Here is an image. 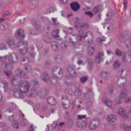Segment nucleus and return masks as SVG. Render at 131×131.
Segmentation results:
<instances>
[{
  "label": "nucleus",
  "instance_id": "obj_1",
  "mask_svg": "<svg viewBox=\"0 0 131 131\" xmlns=\"http://www.w3.org/2000/svg\"><path fill=\"white\" fill-rule=\"evenodd\" d=\"M11 82L13 85L18 86L19 90L23 92H26L30 86V83L27 80H21L18 75L13 76Z\"/></svg>",
  "mask_w": 131,
  "mask_h": 131
},
{
  "label": "nucleus",
  "instance_id": "obj_2",
  "mask_svg": "<svg viewBox=\"0 0 131 131\" xmlns=\"http://www.w3.org/2000/svg\"><path fill=\"white\" fill-rule=\"evenodd\" d=\"M17 45L21 53L24 54L27 53V44L26 42L24 41H18Z\"/></svg>",
  "mask_w": 131,
  "mask_h": 131
},
{
  "label": "nucleus",
  "instance_id": "obj_3",
  "mask_svg": "<svg viewBox=\"0 0 131 131\" xmlns=\"http://www.w3.org/2000/svg\"><path fill=\"white\" fill-rule=\"evenodd\" d=\"M100 121L99 119H97L93 120L90 122L89 128L91 130H94L97 129L99 126Z\"/></svg>",
  "mask_w": 131,
  "mask_h": 131
},
{
  "label": "nucleus",
  "instance_id": "obj_4",
  "mask_svg": "<svg viewBox=\"0 0 131 131\" xmlns=\"http://www.w3.org/2000/svg\"><path fill=\"white\" fill-rule=\"evenodd\" d=\"M79 19L76 18L75 20V27L77 29L88 28L89 27L87 24H83L80 23L79 21Z\"/></svg>",
  "mask_w": 131,
  "mask_h": 131
},
{
  "label": "nucleus",
  "instance_id": "obj_5",
  "mask_svg": "<svg viewBox=\"0 0 131 131\" xmlns=\"http://www.w3.org/2000/svg\"><path fill=\"white\" fill-rule=\"evenodd\" d=\"M84 31L82 30H80L78 35H77V38L80 41H81L82 39L87 36L88 35H90L92 36V33L90 31H88L86 32L85 34H84Z\"/></svg>",
  "mask_w": 131,
  "mask_h": 131
},
{
  "label": "nucleus",
  "instance_id": "obj_6",
  "mask_svg": "<svg viewBox=\"0 0 131 131\" xmlns=\"http://www.w3.org/2000/svg\"><path fill=\"white\" fill-rule=\"evenodd\" d=\"M15 36L16 38L19 40H22L25 36V32L21 29H18L15 32Z\"/></svg>",
  "mask_w": 131,
  "mask_h": 131
},
{
  "label": "nucleus",
  "instance_id": "obj_7",
  "mask_svg": "<svg viewBox=\"0 0 131 131\" xmlns=\"http://www.w3.org/2000/svg\"><path fill=\"white\" fill-rule=\"evenodd\" d=\"M104 53L103 52H100L98 53L95 56V61L96 64L99 63L101 61L103 60Z\"/></svg>",
  "mask_w": 131,
  "mask_h": 131
},
{
  "label": "nucleus",
  "instance_id": "obj_8",
  "mask_svg": "<svg viewBox=\"0 0 131 131\" xmlns=\"http://www.w3.org/2000/svg\"><path fill=\"white\" fill-rule=\"evenodd\" d=\"M6 44L11 48H14L16 46L14 40L11 37H8L5 40Z\"/></svg>",
  "mask_w": 131,
  "mask_h": 131
},
{
  "label": "nucleus",
  "instance_id": "obj_9",
  "mask_svg": "<svg viewBox=\"0 0 131 131\" xmlns=\"http://www.w3.org/2000/svg\"><path fill=\"white\" fill-rule=\"evenodd\" d=\"M7 57L8 61L12 63H16L18 60L17 55L15 54H9Z\"/></svg>",
  "mask_w": 131,
  "mask_h": 131
},
{
  "label": "nucleus",
  "instance_id": "obj_10",
  "mask_svg": "<svg viewBox=\"0 0 131 131\" xmlns=\"http://www.w3.org/2000/svg\"><path fill=\"white\" fill-rule=\"evenodd\" d=\"M106 119L108 122L113 123L117 120V116L113 114H109L107 115Z\"/></svg>",
  "mask_w": 131,
  "mask_h": 131
},
{
  "label": "nucleus",
  "instance_id": "obj_11",
  "mask_svg": "<svg viewBox=\"0 0 131 131\" xmlns=\"http://www.w3.org/2000/svg\"><path fill=\"white\" fill-rule=\"evenodd\" d=\"M131 124L130 121H126L124 123H123L121 125V127L126 131H131V126H128Z\"/></svg>",
  "mask_w": 131,
  "mask_h": 131
},
{
  "label": "nucleus",
  "instance_id": "obj_12",
  "mask_svg": "<svg viewBox=\"0 0 131 131\" xmlns=\"http://www.w3.org/2000/svg\"><path fill=\"white\" fill-rule=\"evenodd\" d=\"M76 41H74L71 38H69V41L68 42V44L70 45L76 47L80 45L79 42L80 40H79L77 38V35H76Z\"/></svg>",
  "mask_w": 131,
  "mask_h": 131
},
{
  "label": "nucleus",
  "instance_id": "obj_13",
  "mask_svg": "<svg viewBox=\"0 0 131 131\" xmlns=\"http://www.w3.org/2000/svg\"><path fill=\"white\" fill-rule=\"evenodd\" d=\"M100 75L101 78L103 80L108 79L110 76V73L107 72H101Z\"/></svg>",
  "mask_w": 131,
  "mask_h": 131
},
{
  "label": "nucleus",
  "instance_id": "obj_14",
  "mask_svg": "<svg viewBox=\"0 0 131 131\" xmlns=\"http://www.w3.org/2000/svg\"><path fill=\"white\" fill-rule=\"evenodd\" d=\"M46 101L47 103L50 105H54L56 103V101L55 99L51 96L47 97L46 99Z\"/></svg>",
  "mask_w": 131,
  "mask_h": 131
},
{
  "label": "nucleus",
  "instance_id": "obj_15",
  "mask_svg": "<svg viewBox=\"0 0 131 131\" xmlns=\"http://www.w3.org/2000/svg\"><path fill=\"white\" fill-rule=\"evenodd\" d=\"M55 10V9L52 7H49L46 9L45 7H43L42 8L43 12L46 14H49L53 12Z\"/></svg>",
  "mask_w": 131,
  "mask_h": 131
},
{
  "label": "nucleus",
  "instance_id": "obj_16",
  "mask_svg": "<svg viewBox=\"0 0 131 131\" xmlns=\"http://www.w3.org/2000/svg\"><path fill=\"white\" fill-rule=\"evenodd\" d=\"M70 6L72 9L74 11L78 10L80 7L79 4L77 2H73L70 4Z\"/></svg>",
  "mask_w": 131,
  "mask_h": 131
},
{
  "label": "nucleus",
  "instance_id": "obj_17",
  "mask_svg": "<svg viewBox=\"0 0 131 131\" xmlns=\"http://www.w3.org/2000/svg\"><path fill=\"white\" fill-rule=\"evenodd\" d=\"M2 68L5 69H11L12 68L11 64L8 62H3L1 64Z\"/></svg>",
  "mask_w": 131,
  "mask_h": 131
},
{
  "label": "nucleus",
  "instance_id": "obj_18",
  "mask_svg": "<svg viewBox=\"0 0 131 131\" xmlns=\"http://www.w3.org/2000/svg\"><path fill=\"white\" fill-rule=\"evenodd\" d=\"M118 112L119 115L123 116L125 118L128 117V116L127 115L126 112L124 108H119Z\"/></svg>",
  "mask_w": 131,
  "mask_h": 131
},
{
  "label": "nucleus",
  "instance_id": "obj_19",
  "mask_svg": "<svg viewBox=\"0 0 131 131\" xmlns=\"http://www.w3.org/2000/svg\"><path fill=\"white\" fill-rule=\"evenodd\" d=\"M59 30H53L52 34L55 38L57 40H60L61 38L59 35Z\"/></svg>",
  "mask_w": 131,
  "mask_h": 131
},
{
  "label": "nucleus",
  "instance_id": "obj_20",
  "mask_svg": "<svg viewBox=\"0 0 131 131\" xmlns=\"http://www.w3.org/2000/svg\"><path fill=\"white\" fill-rule=\"evenodd\" d=\"M48 22L50 24L54 25H57L59 24V23L58 21L57 18L52 17L51 20H48Z\"/></svg>",
  "mask_w": 131,
  "mask_h": 131
},
{
  "label": "nucleus",
  "instance_id": "obj_21",
  "mask_svg": "<svg viewBox=\"0 0 131 131\" xmlns=\"http://www.w3.org/2000/svg\"><path fill=\"white\" fill-rule=\"evenodd\" d=\"M102 101L103 102L107 105L108 106L111 107L112 105L111 101L106 98H103Z\"/></svg>",
  "mask_w": 131,
  "mask_h": 131
},
{
  "label": "nucleus",
  "instance_id": "obj_22",
  "mask_svg": "<svg viewBox=\"0 0 131 131\" xmlns=\"http://www.w3.org/2000/svg\"><path fill=\"white\" fill-rule=\"evenodd\" d=\"M51 47L53 50L56 51L59 48V44L57 41H53L51 43Z\"/></svg>",
  "mask_w": 131,
  "mask_h": 131
},
{
  "label": "nucleus",
  "instance_id": "obj_23",
  "mask_svg": "<svg viewBox=\"0 0 131 131\" xmlns=\"http://www.w3.org/2000/svg\"><path fill=\"white\" fill-rule=\"evenodd\" d=\"M42 79L45 81L47 82H49L51 81L50 79L49 78L48 74L46 73H44L42 74Z\"/></svg>",
  "mask_w": 131,
  "mask_h": 131
},
{
  "label": "nucleus",
  "instance_id": "obj_24",
  "mask_svg": "<svg viewBox=\"0 0 131 131\" xmlns=\"http://www.w3.org/2000/svg\"><path fill=\"white\" fill-rule=\"evenodd\" d=\"M68 70L69 73L72 76L75 77L77 75L76 73L74 72L73 68L71 66H69L68 69Z\"/></svg>",
  "mask_w": 131,
  "mask_h": 131
},
{
  "label": "nucleus",
  "instance_id": "obj_25",
  "mask_svg": "<svg viewBox=\"0 0 131 131\" xmlns=\"http://www.w3.org/2000/svg\"><path fill=\"white\" fill-rule=\"evenodd\" d=\"M77 126L79 127L81 129H84L86 127V126L84 122L83 121H79L77 122Z\"/></svg>",
  "mask_w": 131,
  "mask_h": 131
},
{
  "label": "nucleus",
  "instance_id": "obj_26",
  "mask_svg": "<svg viewBox=\"0 0 131 131\" xmlns=\"http://www.w3.org/2000/svg\"><path fill=\"white\" fill-rule=\"evenodd\" d=\"M9 109L8 110V112L11 113L12 111V110L15 109L16 108V105L15 104L12 103H10L8 105Z\"/></svg>",
  "mask_w": 131,
  "mask_h": 131
},
{
  "label": "nucleus",
  "instance_id": "obj_27",
  "mask_svg": "<svg viewBox=\"0 0 131 131\" xmlns=\"http://www.w3.org/2000/svg\"><path fill=\"white\" fill-rule=\"evenodd\" d=\"M128 92L127 89H125L123 90L120 94V96L121 98H124L127 95Z\"/></svg>",
  "mask_w": 131,
  "mask_h": 131
},
{
  "label": "nucleus",
  "instance_id": "obj_28",
  "mask_svg": "<svg viewBox=\"0 0 131 131\" xmlns=\"http://www.w3.org/2000/svg\"><path fill=\"white\" fill-rule=\"evenodd\" d=\"M16 73L18 74H20L23 77L27 79L28 78L26 75L23 72L21 71V70L20 69H17Z\"/></svg>",
  "mask_w": 131,
  "mask_h": 131
},
{
  "label": "nucleus",
  "instance_id": "obj_29",
  "mask_svg": "<svg viewBox=\"0 0 131 131\" xmlns=\"http://www.w3.org/2000/svg\"><path fill=\"white\" fill-rule=\"evenodd\" d=\"M120 66L121 63L118 60H116L114 62L113 65V68L114 69H116L119 68Z\"/></svg>",
  "mask_w": 131,
  "mask_h": 131
},
{
  "label": "nucleus",
  "instance_id": "obj_30",
  "mask_svg": "<svg viewBox=\"0 0 131 131\" xmlns=\"http://www.w3.org/2000/svg\"><path fill=\"white\" fill-rule=\"evenodd\" d=\"M94 48L92 47H89L88 49V54L90 56L93 55L94 52Z\"/></svg>",
  "mask_w": 131,
  "mask_h": 131
},
{
  "label": "nucleus",
  "instance_id": "obj_31",
  "mask_svg": "<svg viewBox=\"0 0 131 131\" xmlns=\"http://www.w3.org/2000/svg\"><path fill=\"white\" fill-rule=\"evenodd\" d=\"M20 115L23 119L21 121V124L23 126H25L26 125V119L25 118L24 115L23 113H21Z\"/></svg>",
  "mask_w": 131,
  "mask_h": 131
},
{
  "label": "nucleus",
  "instance_id": "obj_32",
  "mask_svg": "<svg viewBox=\"0 0 131 131\" xmlns=\"http://www.w3.org/2000/svg\"><path fill=\"white\" fill-rule=\"evenodd\" d=\"M105 38L104 37H101L98 38L97 39V41L99 45H102L103 42L105 41Z\"/></svg>",
  "mask_w": 131,
  "mask_h": 131
},
{
  "label": "nucleus",
  "instance_id": "obj_33",
  "mask_svg": "<svg viewBox=\"0 0 131 131\" xmlns=\"http://www.w3.org/2000/svg\"><path fill=\"white\" fill-rule=\"evenodd\" d=\"M18 90H19V92L17 91V92H14V95L17 97H21L23 96L22 93L23 92L20 91L19 89Z\"/></svg>",
  "mask_w": 131,
  "mask_h": 131
},
{
  "label": "nucleus",
  "instance_id": "obj_34",
  "mask_svg": "<svg viewBox=\"0 0 131 131\" xmlns=\"http://www.w3.org/2000/svg\"><path fill=\"white\" fill-rule=\"evenodd\" d=\"M68 102L66 103L65 102H62V105L64 108L66 109L68 108L69 107L70 105V102L69 99H68Z\"/></svg>",
  "mask_w": 131,
  "mask_h": 131
},
{
  "label": "nucleus",
  "instance_id": "obj_35",
  "mask_svg": "<svg viewBox=\"0 0 131 131\" xmlns=\"http://www.w3.org/2000/svg\"><path fill=\"white\" fill-rule=\"evenodd\" d=\"M42 39L43 41L47 43H49L50 42V39L46 36H43Z\"/></svg>",
  "mask_w": 131,
  "mask_h": 131
},
{
  "label": "nucleus",
  "instance_id": "obj_36",
  "mask_svg": "<svg viewBox=\"0 0 131 131\" xmlns=\"http://www.w3.org/2000/svg\"><path fill=\"white\" fill-rule=\"evenodd\" d=\"M61 48L63 49H65L67 47V46L66 44V42L65 41H63L61 44Z\"/></svg>",
  "mask_w": 131,
  "mask_h": 131
},
{
  "label": "nucleus",
  "instance_id": "obj_37",
  "mask_svg": "<svg viewBox=\"0 0 131 131\" xmlns=\"http://www.w3.org/2000/svg\"><path fill=\"white\" fill-rule=\"evenodd\" d=\"M82 92L81 90H75L74 92V94L75 95L77 96L80 95Z\"/></svg>",
  "mask_w": 131,
  "mask_h": 131
},
{
  "label": "nucleus",
  "instance_id": "obj_38",
  "mask_svg": "<svg viewBox=\"0 0 131 131\" xmlns=\"http://www.w3.org/2000/svg\"><path fill=\"white\" fill-rule=\"evenodd\" d=\"M24 69L27 73L29 72L31 70V68L30 66H26L24 67Z\"/></svg>",
  "mask_w": 131,
  "mask_h": 131
},
{
  "label": "nucleus",
  "instance_id": "obj_39",
  "mask_svg": "<svg viewBox=\"0 0 131 131\" xmlns=\"http://www.w3.org/2000/svg\"><path fill=\"white\" fill-rule=\"evenodd\" d=\"M12 124L14 127L17 129L19 127V124L17 121H14L12 122Z\"/></svg>",
  "mask_w": 131,
  "mask_h": 131
},
{
  "label": "nucleus",
  "instance_id": "obj_40",
  "mask_svg": "<svg viewBox=\"0 0 131 131\" xmlns=\"http://www.w3.org/2000/svg\"><path fill=\"white\" fill-rule=\"evenodd\" d=\"M100 9V7L98 6H96L93 9V12L94 13L96 14L98 12Z\"/></svg>",
  "mask_w": 131,
  "mask_h": 131
},
{
  "label": "nucleus",
  "instance_id": "obj_41",
  "mask_svg": "<svg viewBox=\"0 0 131 131\" xmlns=\"http://www.w3.org/2000/svg\"><path fill=\"white\" fill-rule=\"evenodd\" d=\"M0 82L4 85V88L6 89L8 87V83L7 82L4 80H2L0 81Z\"/></svg>",
  "mask_w": 131,
  "mask_h": 131
},
{
  "label": "nucleus",
  "instance_id": "obj_42",
  "mask_svg": "<svg viewBox=\"0 0 131 131\" xmlns=\"http://www.w3.org/2000/svg\"><path fill=\"white\" fill-rule=\"evenodd\" d=\"M88 78L86 76H83L80 79V81L81 83H84L86 81Z\"/></svg>",
  "mask_w": 131,
  "mask_h": 131
},
{
  "label": "nucleus",
  "instance_id": "obj_43",
  "mask_svg": "<svg viewBox=\"0 0 131 131\" xmlns=\"http://www.w3.org/2000/svg\"><path fill=\"white\" fill-rule=\"evenodd\" d=\"M104 26L103 27L104 28H105V26H106L107 27V29L109 30H110L112 31V27L110 26V25L108 24V23H104Z\"/></svg>",
  "mask_w": 131,
  "mask_h": 131
},
{
  "label": "nucleus",
  "instance_id": "obj_44",
  "mask_svg": "<svg viewBox=\"0 0 131 131\" xmlns=\"http://www.w3.org/2000/svg\"><path fill=\"white\" fill-rule=\"evenodd\" d=\"M7 58V56H0V61L2 62H4Z\"/></svg>",
  "mask_w": 131,
  "mask_h": 131
},
{
  "label": "nucleus",
  "instance_id": "obj_45",
  "mask_svg": "<svg viewBox=\"0 0 131 131\" xmlns=\"http://www.w3.org/2000/svg\"><path fill=\"white\" fill-rule=\"evenodd\" d=\"M6 49V45L4 43H0V50H3Z\"/></svg>",
  "mask_w": 131,
  "mask_h": 131
},
{
  "label": "nucleus",
  "instance_id": "obj_46",
  "mask_svg": "<svg viewBox=\"0 0 131 131\" xmlns=\"http://www.w3.org/2000/svg\"><path fill=\"white\" fill-rule=\"evenodd\" d=\"M124 102L126 103H128L131 101V97L128 96L124 98Z\"/></svg>",
  "mask_w": 131,
  "mask_h": 131
},
{
  "label": "nucleus",
  "instance_id": "obj_47",
  "mask_svg": "<svg viewBox=\"0 0 131 131\" xmlns=\"http://www.w3.org/2000/svg\"><path fill=\"white\" fill-rule=\"evenodd\" d=\"M73 121L72 119H70L68 122V125L69 127H71L73 125Z\"/></svg>",
  "mask_w": 131,
  "mask_h": 131
},
{
  "label": "nucleus",
  "instance_id": "obj_48",
  "mask_svg": "<svg viewBox=\"0 0 131 131\" xmlns=\"http://www.w3.org/2000/svg\"><path fill=\"white\" fill-rule=\"evenodd\" d=\"M4 72L8 77L10 76L12 74V73L11 71H7L6 70H4Z\"/></svg>",
  "mask_w": 131,
  "mask_h": 131
},
{
  "label": "nucleus",
  "instance_id": "obj_49",
  "mask_svg": "<svg viewBox=\"0 0 131 131\" xmlns=\"http://www.w3.org/2000/svg\"><path fill=\"white\" fill-rule=\"evenodd\" d=\"M115 53L118 56H121L122 54V51L118 49H116Z\"/></svg>",
  "mask_w": 131,
  "mask_h": 131
},
{
  "label": "nucleus",
  "instance_id": "obj_50",
  "mask_svg": "<svg viewBox=\"0 0 131 131\" xmlns=\"http://www.w3.org/2000/svg\"><path fill=\"white\" fill-rule=\"evenodd\" d=\"M92 104L93 103L90 101L87 102L86 103V105L87 108H89L91 107Z\"/></svg>",
  "mask_w": 131,
  "mask_h": 131
},
{
  "label": "nucleus",
  "instance_id": "obj_51",
  "mask_svg": "<svg viewBox=\"0 0 131 131\" xmlns=\"http://www.w3.org/2000/svg\"><path fill=\"white\" fill-rule=\"evenodd\" d=\"M130 60H129L128 58L127 59V58L126 56H124L123 57V61L124 63L126 62L127 61L128 62H130L131 61V58H130Z\"/></svg>",
  "mask_w": 131,
  "mask_h": 131
},
{
  "label": "nucleus",
  "instance_id": "obj_52",
  "mask_svg": "<svg viewBox=\"0 0 131 131\" xmlns=\"http://www.w3.org/2000/svg\"><path fill=\"white\" fill-rule=\"evenodd\" d=\"M28 62L27 59L26 58H22L21 60V63L23 64H24Z\"/></svg>",
  "mask_w": 131,
  "mask_h": 131
},
{
  "label": "nucleus",
  "instance_id": "obj_53",
  "mask_svg": "<svg viewBox=\"0 0 131 131\" xmlns=\"http://www.w3.org/2000/svg\"><path fill=\"white\" fill-rule=\"evenodd\" d=\"M59 128L57 124H56L53 127V131H59Z\"/></svg>",
  "mask_w": 131,
  "mask_h": 131
},
{
  "label": "nucleus",
  "instance_id": "obj_54",
  "mask_svg": "<svg viewBox=\"0 0 131 131\" xmlns=\"http://www.w3.org/2000/svg\"><path fill=\"white\" fill-rule=\"evenodd\" d=\"M86 93L89 96H91L93 94L92 91L90 89H88L87 90Z\"/></svg>",
  "mask_w": 131,
  "mask_h": 131
},
{
  "label": "nucleus",
  "instance_id": "obj_55",
  "mask_svg": "<svg viewBox=\"0 0 131 131\" xmlns=\"http://www.w3.org/2000/svg\"><path fill=\"white\" fill-rule=\"evenodd\" d=\"M121 97H118L116 98L115 101L116 103H119L121 102Z\"/></svg>",
  "mask_w": 131,
  "mask_h": 131
},
{
  "label": "nucleus",
  "instance_id": "obj_56",
  "mask_svg": "<svg viewBox=\"0 0 131 131\" xmlns=\"http://www.w3.org/2000/svg\"><path fill=\"white\" fill-rule=\"evenodd\" d=\"M36 128V127H34L33 125H31L29 128L28 131H34V129Z\"/></svg>",
  "mask_w": 131,
  "mask_h": 131
},
{
  "label": "nucleus",
  "instance_id": "obj_57",
  "mask_svg": "<svg viewBox=\"0 0 131 131\" xmlns=\"http://www.w3.org/2000/svg\"><path fill=\"white\" fill-rule=\"evenodd\" d=\"M29 33L30 35H33L36 34L35 31L32 29H30L29 30Z\"/></svg>",
  "mask_w": 131,
  "mask_h": 131
},
{
  "label": "nucleus",
  "instance_id": "obj_58",
  "mask_svg": "<svg viewBox=\"0 0 131 131\" xmlns=\"http://www.w3.org/2000/svg\"><path fill=\"white\" fill-rule=\"evenodd\" d=\"M84 13L86 15H88L90 17H92L93 16V14L90 11L85 12Z\"/></svg>",
  "mask_w": 131,
  "mask_h": 131
},
{
  "label": "nucleus",
  "instance_id": "obj_59",
  "mask_svg": "<svg viewBox=\"0 0 131 131\" xmlns=\"http://www.w3.org/2000/svg\"><path fill=\"white\" fill-rule=\"evenodd\" d=\"M48 108V106L46 104H43L42 105V109L43 111L46 110Z\"/></svg>",
  "mask_w": 131,
  "mask_h": 131
},
{
  "label": "nucleus",
  "instance_id": "obj_60",
  "mask_svg": "<svg viewBox=\"0 0 131 131\" xmlns=\"http://www.w3.org/2000/svg\"><path fill=\"white\" fill-rule=\"evenodd\" d=\"M49 127L48 125L44 127L42 129V131H49Z\"/></svg>",
  "mask_w": 131,
  "mask_h": 131
},
{
  "label": "nucleus",
  "instance_id": "obj_61",
  "mask_svg": "<svg viewBox=\"0 0 131 131\" xmlns=\"http://www.w3.org/2000/svg\"><path fill=\"white\" fill-rule=\"evenodd\" d=\"M108 90L111 93L113 92V87L112 86L110 85L108 88Z\"/></svg>",
  "mask_w": 131,
  "mask_h": 131
},
{
  "label": "nucleus",
  "instance_id": "obj_62",
  "mask_svg": "<svg viewBox=\"0 0 131 131\" xmlns=\"http://www.w3.org/2000/svg\"><path fill=\"white\" fill-rule=\"evenodd\" d=\"M123 3L124 5V11H125V10L126 6L127 4V0H123Z\"/></svg>",
  "mask_w": 131,
  "mask_h": 131
},
{
  "label": "nucleus",
  "instance_id": "obj_63",
  "mask_svg": "<svg viewBox=\"0 0 131 131\" xmlns=\"http://www.w3.org/2000/svg\"><path fill=\"white\" fill-rule=\"evenodd\" d=\"M72 28H67V32L69 34H71L72 32Z\"/></svg>",
  "mask_w": 131,
  "mask_h": 131
},
{
  "label": "nucleus",
  "instance_id": "obj_64",
  "mask_svg": "<svg viewBox=\"0 0 131 131\" xmlns=\"http://www.w3.org/2000/svg\"><path fill=\"white\" fill-rule=\"evenodd\" d=\"M40 107V104H37L36 105L35 108L37 110L39 109Z\"/></svg>",
  "mask_w": 131,
  "mask_h": 131
}]
</instances>
